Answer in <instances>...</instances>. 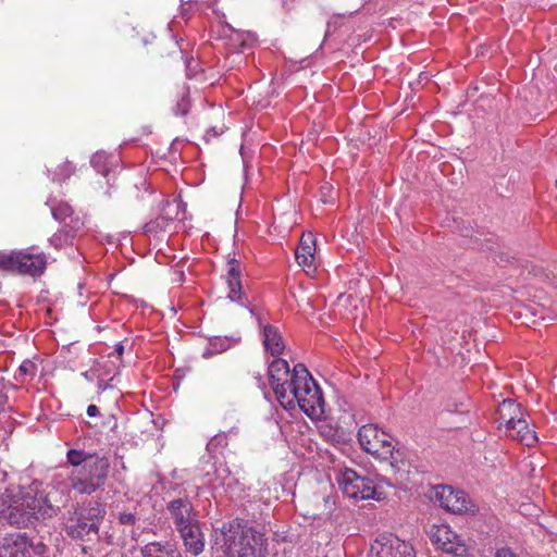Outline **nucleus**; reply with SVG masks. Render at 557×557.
Wrapping results in <instances>:
<instances>
[{
	"mask_svg": "<svg viewBox=\"0 0 557 557\" xmlns=\"http://www.w3.org/2000/svg\"><path fill=\"white\" fill-rule=\"evenodd\" d=\"M222 537L226 557H265L264 535L243 518L224 522L215 532Z\"/></svg>",
	"mask_w": 557,
	"mask_h": 557,
	"instance_id": "1",
	"label": "nucleus"
},
{
	"mask_svg": "<svg viewBox=\"0 0 557 557\" xmlns=\"http://www.w3.org/2000/svg\"><path fill=\"white\" fill-rule=\"evenodd\" d=\"M38 494L32 488L7 490L0 496V522L22 529L39 520Z\"/></svg>",
	"mask_w": 557,
	"mask_h": 557,
	"instance_id": "2",
	"label": "nucleus"
},
{
	"mask_svg": "<svg viewBox=\"0 0 557 557\" xmlns=\"http://www.w3.org/2000/svg\"><path fill=\"white\" fill-rule=\"evenodd\" d=\"M109 471V459L96 454L91 460L87 461L86 467L71 472L69 482L74 491L90 495L106 484Z\"/></svg>",
	"mask_w": 557,
	"mask_h": 557,
	"instance_id": "3",
	"label": "nucleus"
},
{
	"mask_svg": "<svg viewBox=\"0 0 557 557\" xmlns=\"http://www.w3.org/2000/svg\"><path fill=\"white\" fill-rule=\"evenodd\" d=\"M500 419L505 421L506 435L531 447L537 442L534 431L523 418L521 406L513 399H505L498 408Z\"/></svg>",
	"mask_w": 557,
	"mask_h": 557,
	"instance_id": "4",
	"label": "nucleus"
},
{
	"mask_svg": "<svg viewBox=\"0 0 557 557\" xmlns=\"http://www.w3.org/2000/svg\"><path fill=\"white\" fill-rule=\"evenodd\" d=\"M48 553L49 547L42 536L26 532L4 539L0 545V557H48Z\"/></svg>",
	"mask_w": 557,
	"mask_h": 557,
	"instance_id": "5",
	"label": "nucleus"
},
{
	"mask_svg": "<svg viewBox=\"0 0 557 557\" xmlns=\"http://www.w3.org/2000/svg\"><path fill=\"white\" fill-rule=\"evenodd\" d=\"M338 484L342 492L352 499H376L380 500L382 493L377 491L373 481L352 469L346 468L338 475Z\"/></svg>",
	"mask_w": 557,
	"mask_h": 557,
	"instance_id": "6",
	"label": "nucleus"
},
{
	"mask_svg": "<svg viewBox=\"0 0 557 557\" xmlns=\"http://www.w3.org/2000/svg\"><path fill=\"white\" fill-rule=\"evenodd\" d=\"M47 265L46 257L23 251L0 257V268L4 271L18 272L37 276L44 273Z\"/></svg>",
	"mask_w": 557,
	"mask_h": 557,
	"instance_id": "7",
	"label": "nucleus"
},
{
	"mask_svg": "<svg viewBox=\"0 0 557 557\" xmlns=\"http://www.w3.org/2000/svg\"><path fill=\"white\" fill-rule=\"evenodd\" d=\"M358 441L362 449L376 458L391 456L393 450L392 437L376 424H366L359 429Z\"/></svg>",
	"mask_w": 557,
	"mask_h": 557,
	"instance_id": "8",
	"label": "nucleus"
},
{
	"mask_svg": "<svg viewBox=\"0 0 557 557\" xmlns=\"http://www.w3.org/2000/svg\"><path fill=\"white\" fill-rule=\"evenodd\" d=\"M370 557H416V552L396 535L381 534L371 543Z\"/></svg>",
	"mask_w": 557,
	"mask_h": 557,
	"instance_id": "9",
	"label": "nucleus"
},
{
	"mask_svg": "<svg viewBox=\"0 0 557 557\" xmlns=\"http://www.w3.org/2000/svg\"><path fill=\"white\" fill-rule=\"evenodd\" d=\"M166 510L177 530L198 521L194 506L188 497L175 498L168 503Z\"/></svg>",
	"mask_w": 557,
	"mask_h": 557,
	"instance_id": "10",
	"label": "nucleus"
},
{
	"mask_svg": "<svg viewBox=\"0 0 557 557\" xmlns=\"http://www.w3.org/2000/svg\"><path fill=\"white\" fill-rule=\"evenodd\" d=\"M67 502L69 495L60 488H52L45 495L38 496V507L36 506V510L39 519L55 517L66 506Z\"/></svg>",
	"mask_w": 557,
	"mask_h": 557,
	"instance_id": "11",
	"label": "nucleus"
},
{
	"mask_svg": "<svg viewBox=\"0 0 557 557\" xmlns=\"http://www.w3.org/2000/svg\"><path fill=\"white\" fill-rule=\"evenodd\" d=\"M435 497L441 507L453 513H462L469 509V500L463 491H455L451 486H438L435 490Z\"/></svg>",
	"mask_w": 557,
	"mask_h": 557,
	"instance_id": "12",
	"label": "nucleus"
},
{
	"mask_svg": "<svg viewBox=\"0 0 557 557\" xmlns=\"http://www.w3.org/2000/svg\"><path fill=\"white\" fill-rule=\"evenodd\" d=\"M65 533L70 539L83 542H90L99 539V530L94 527V523L86 521L75 511L67 520Z\"/></svg>",
	"mask_w": 557,
	"mask_h": 557,
	"instance_id": "13",
	"label": "nucleus"
},
{
	"mask_svg": "<svg viewBox=\"0 0 557 557\" xmlns=\"http://www.w3.org/2000/svg\"><path fill=\"white\" fill-rule=\"evenodd\" d=\"M180 533L186 550L194 556L201 554L205 549V536L201 532L199 521H194L186 528L177 530Z\"/></svg>",
	"mask_w": 557,
	"mask_h": 557,
	"instance_id": "14",
	"label": "nucleus"
},
{
	"mask_svg": "<svg viewBox=\"0 0 557 557\" xmlns=\"http://www.w3.org/2000/svg\"><path fill=\"white\" fill-rule=\"evenodd\" d=\"M76 513H78L83 519L86 521H89L90 523H94V527L99 530L101 523L103 522L107 509L106 504L102 503L100 499H89L86 503H83V505L75 510Z\"/></svg>",
	"mask_w": 557,
	"mask_h": 557,
	"instance_id": "15",
	"label": "nucleus"
},
{
	"mask_svg": "<svg viewBox=\"0 0 557 557\" xmlns=\"http://www.w3.org/2000/svg\"><path fill=\"white\" fill-rule=\"evenodd\" d=\"M73 209L67 203H60L52 208V215L55 220L64 223V233L66 238H73L75 233L81 228L83 223L78 219L72 216Z\"/></svg>",
	"mask_w": 557,
	"mask_h": 557,
	"instance_id": "16",
	"label": "nucleus"
},
{
	"mask_svg": "<svg viewBox=\"0 0 557 557\" xmlns=\"http://www.w3.org/2000/svg\"><path fill=\"white\" fill-rule=\"evenodd\" d=\"M227 285L230 288L228 298L238 301L242 298V267L235 258L227 260Z\"/></svg>",
	"mask_w": 557,
	"mask_h": 557,
	"instance_id": "17",
	"label": "nucleus"
},
{
	"mask_svg": "<svg viewBox=\"0 0 557 557\" xmlns=\"http://www.w3.org/2000/svg\"><path fill=\"white\" fill-rule=\"evenodd\" d=\"M315 238L311 232L304 233L296 249L299 265L310 268L314 260Z\"/></svg>",
	"mask_w": 557,
	"mask_h": 557,
	"instance_id": "18",
	"label": "nucleus"
},
{
	"mask_svg": "<svg viewBox=\"0 0 557 557\" xmlns=\"http://www.w3.org/2000/svg\"><path fill=\"white\" fill-rule=\"evenodd\" d=\"M269 383L271 387L278 388L280 385L287 384L289 375L288 362L284 359H274L268 369Z\"/></svg>",
	"mask_w": 557,
	"mask_h": 557,
	"instance_id": "19",
	"label": "nucleus"
},
{
	"mask_svg": "<svg viewBox=\"0 0 557 557\" xmlns=\"http://www.w3.org/2000/svg\"><path fill=\"white\" fill-rule=\"evenodd\" d=\"M143 557H182V554L170 543L151 542L140 549Z\"/></svg>",
	"mask_w": 557,
	"mask_h": 557,
	"instance_id": "20",
	"label": "nucleus"
},
{
	"mask_svg": "<svg viewBox=\"0 0 557 557\" xmlns=\"http://www.w3.org/2000/svg\"><path fill=\"white\" fill-rule=\"evenodd\" d=\"M263 344L272 356H280L285 347L278 330L270 324L263 327Z\"/></svg>",
	"mask_w": 557,
	"mask_h": 557,
	"instance_id": "21",
	"label": "nucleus"
},
{
	"mask_svg": "<svg viewBox=\"0 0 557 557\" xmlns=\"http://www.w3.org/2000/svg\"><path fill=\"white\" fill-rule=\"evenodd\" d=\"M311 391L308 393L307 397L299 399V408L310 414L315 410L317 407H321L324 403L322 393L320 387L315 382H310Z\"/></svg>",
	"mask_w": 557,
	"mask_h": 557,
	"instance_id": "22",
	"label": "nucleus"
},
{
	"mask_svg": "<svg viewBox=\"0 0 557 557\" xmlns=\"http://www.w3.org/2000/svg\"><path fill=\"white\" fill-rule=\"evenodd\" d=\"M310 372L304 363H297L292 372L290 379L287 384L290 387V394L295 396V387H302Z\"/></svg>",
	"mask_w": 557,
	"mask_h": 557,
	"instance_id": "23",
	"label": "nucleus"
},
{
	"mask_svg": "<svg viewBox=\"0 0 557 557\" xmlns=\"http://www.w3.org/2000/svg\"><path fill=\"white\" fill-rule=\"evenodd\" d=\"M154 47L157 49V54L161 58L166 55H174L177 58H182L183 51L178 46L177 41H174L173 39H165V40H156Z\"/></svg>",
	"mask_w": 557,
	"mask_h": 557,
	"instance_id": "24",
	"label": "nucleus"
},
{
	"mask_svg": "<svg viewBox=\"0 0 557 557\" xmlns=\"http://www.w3.org/2000/svg\"><path fill=\"white\" fill-rule=\"evenodd\" d=\"M96 453H88L83 449H70L66 454L67 462L75 467H86L88 460H91Z\"/></svg>",
	"mask_w": 557,
	"mask_h": 557,
	"instance_id": "25",
	"label": "nucleus"
},
{
	"mask_svg": "<svg viewBox=\"0 0 557 557\" xmlns=\"http://www.w3.org/2000/svg\"><path fill=\"white\" fill-rule=\"evenodd\" d=\"M285 385L286 384H283V385H280L278 388H275V387H272V388H273L276 399L278 400L281 406L284 407L285 409H292V408H294L296 398L294 397L293 394L287 393Z\"/></svg>",
	"mask_w": 557,
	"mask_h": 557,
	"instance_id": "26",
	"label": "nucleus"
},
{
	"mask_svg": "<svg viewBox=\"0 0 557 557\" xmlns=\"http://www.w3.org/2000/svg\"><path fill=\"white\" fill-rule=\"evenodd\" d=\"M442 549L456 557H468V548L465 544H454L448 536L442 542Z\"/></svg>",
	"mask_w": 557,
	"mask_h": 557,
	"instance_id": "27",
	"label": "nucleus"
},
{
	"mask_svg": "<svg viewBox=\"0 0 557 557\" xmlns=\"http://www.w3.org/2000/svg\"><path fill=\"white\" fill-rule=\"evenodd\" d=\"M382 460L388 461L389 467L393 471L398 472L401 470V466L405 463L403 454L399 450H395V447L393 446V450L391 456H387L385 458H381Z\"/></svg>",
	"mask_w": 557,
	"mask_h": 557,
	"instance_id": "28",
	"label": "nucleus"
},
{
	"mask_svg": "<svg viewBox=\"0 0 557 557\" xmlns=\"http://www.w3.org/2000/svg\"><path fill=\"white\" fill-rule=\"evenodd\" d=\"M189 108H190L189 95L187 91H185V92H183L181 99L176 103L175 114L184 116L188 113Z\"/></svg>",
	"mask_w": 557,
	"mask_h": 557,
	"instance_id": "29",
	"label": "nucleus"
},
{
	"mask_svg": "<svg viewBox=\"0 0 557 557\" xmlns=\"http://www.w3.org/2000/svg\"><path fill=\"white\" fill-rule=\"evenodd\" d=\"M36 364L30 360H25L17 369L16 379H21L26 375H35Z\"/></svg>",
	"mask_w": 557,
	"mask_h": 557,
	"instance_id": "30",
	"label": "nucleus"
},
{
	"mask_svg": "<svg viewBox=\"0 0 557 557\" xmlns=\"http://www.w3.org/2000/svg\"><path fill=\"white\" fill-rule=\"evenodd\" d=\"M310 382H315L311 374H309L302 387H295V398L297 403H299L300 398L307 397L308 393L311 391L312 385H310Z\"/></svg>",
	"mask_w": 557,
	"mask_h": 557,
	"instance_id": "31",
	"label": "nucleus"
},
{
	"mask_svg": "<svg viewBox=\"0 0 557 557\" xmlns=\"http://www.w3.org/2000/svg\"><path fill=\"white\" fill-rule=\"evenodd\" d=\"M445 412L447 413H460V414H463V413H468L469 410L468 408L465 407V404L462 401H449L446 404L445 406V409H444Z\"/></svg>",
	"mask_w": 557,
	"mask_h": 557,
	"instance_id": "32",
	"label": "nucleus"
},
{
	"mask_svg": "<svg viewBox=\"0 0 557 557\" xmlns=\"http://www.w3.org/2000/svg\"><path fill=\"white\" fill-rule=\"evenodd\" d=\"M211 347L214 352H222L231 347V342L228 338L215 337L211 339Z\"/></svg>",
	"mask_w": 557,
	"mask_h": 557,
	"instance_id": "33",
	"label": "nucleus"
},
{
	"mask_svg": "<svg viewBox=\"0 0 557 557\" xmlns=\"http://www.w3.org/2000/svg\"><path fill=\"white\" fill-rule=\"evenodd\" d=\"M74 172V166L71 164V162L66 161L63 163V165L60 169L59 173H55L54 180H58L59 182L64 181L69 178Z\"/></svg>",
	"mask_w": 557,
	"mask_h": 557,
	"instance_id": "34",
	"label": "nucleus"
},
{
	"mask_svg": "<svg viewBox=\"0 0 557 557\" xmlns=\"http://www.w3.org/2000/svg\"><path fill=\"white\" fill-rule=\"evenodd\" d=\"M173 218H169V216H158L154 221H151L149 223L146 224V228L148 232H151L156 228H164L165 227V224L169 222V221H172Z\"/></svg>",
	"mask_w": 557,
	"mask_h": 557,
	"instance_id": "35",
	"label": "nucleus"
},
{
	"mask_svg": "<svg viewBox=\"0 0 557 557\" xmlns=\"http://www.w3.org/2000/svg\"><path fill=\"white\" fill-rule=\"evenodd\" d=\"M117 520L121 524L125 525H134L138 518L135 512H120L117 516Z\"/></svg>",
	"mask_w": 557,
	"mask_h": 557,
	"instance_id": "36",
	"label": "nucleus"
},
{
	"mask_svg": "<svg viewBox=\"0 0 557 557\" xmlns=\"http://www.w3.org/2000/svg\"><path fill=\"white\" fill-rule=\"evenodd\" d=\"M495 557H516V555L508 548H500L497 550Z\"/></svg>",
	"mask_w": 557,
	"mask_h": 557,
	"instance_id": "37",
	"label": "nucleus"
},
{
	"mask_svg": "<svg viewBox=\"0 0 557 557\" xmlns=\"http://www.w3.org/2000/svg\"><path fill=\"white\" fill-rule=\"evenodd\" d=\"M87 414L89 417H96L99 414V409L96 405H89L87 408Z\"/></svg>",
	"mask_w": 557,
	"mask_h": 557,
	"instance_id": "38",
	"label": "nucleus"
},
{
	"mask_svg": "<svg viewBox=\"0 0 557 557\" xmlns=\"http://www.w3.org/2000/svg\"><path fill=\"white\" fill-rule=\"evenodd\" d=\"M295 0H282L283 2V5L287 9V10H290L292 9V4L294 3Z\"/></svg>",
	"mask_w": 557,
	"mask_h": 557,
	"instance_id": "39",
	"label": "nucleus"
},
{
	"mask_svg": "<svg viewBox=\"0 0 557 557\" xmlns=\"http://www.w3.org/2000/svg\"><path fill=\"white\" fill-rule=\"evenodd\" d=\"M115 351H116V354H117L119 356H121V355L123 354V351H124V346H123L122 344H117V345L115 346Z\"/></svg>",
	"mask_w": 557,
	"mask_h": 557,
	"instance_id": "40",
	"label": "nucleus"
},
{
	"mask_svg": "<svg viewBox=\"0 0 557 557\" xmlns=\"http://www.w3.org/2000/svg\"><path fill=\"white\" fill-rule=\"evenodd\" d=\"M438 535L436 536V542H442V536H441V532L442 530H438ZM443 532L447 535L448 534V531L445 529L443 530Z\"/></svg>",
	"mask_w": 557,
	"mask_h": 557,
	"instance_id": "41",
	"label": "nucleus"
},
{
	"mask_svg": "<svg viewBox=\"0 0 557 557\" xmlns=\"http://www.w3.org/2000/svg\"><path fill=\"white\" fill-rule=\"evenodd\" d=\"M106 387H107V385H104L102 382H99V384H98L99 389L103 391V389H106Z\"/></svg>",
	"mask_w": 557,
	"mask_h": 557,
	"instance_id": "42",
	"label": "nucleus"
},
{
	"mask_svg": "<svg viewBox=\"0 0 557 557\" xmlns=\"http://www.w3.org/2000/svg\"><path fill=\"white\" fill-rule=\"evenodd\" d=\"M109 173H110V170H108V169H104V170H103V175H104V176H108V175H109Z\"/></svg>",
	"mask_w": 557,
	"mask_h": 557,
	"instance_id": "43",
	"label": "nucleus"
},
{
	"mask_svg": "<svg viewBox=\"0 0 557 557\" xmlns=\"http://www.w3.org/2000/svg\"><path fill=\"white\" fill-rule=\"evenodd\" d=\"M97 156H95L92 159H91V163L95 164L96 163V160H97Z\"/></svg>",
	"mask_w": 557,
	"mask_h": 557,
	"instance_id": "44",
	"label": "nucleus"
},
{
	"mask_svg": "<svg viewBox=\"0 0 557 557\" xmlns=\"http://www.w3.org/2000/svg\"><path fill=\"white\" fill-rule=\"evenodd\" d=\"M500 261H508V258L504 259L503 255L499 256Z\"/></svg>",
	"mask_w": 557,
	"mask_h": 557,
	"instance_id": "45",
	"label": "nucleus"
},
{
	"mask_svg": "<svg viewBox=\"0 0 557 557\" xmlns=\"http://www.w3.org/2000/svg\"><path fill=\"white\" fill-rule=\"evenodd\" d=\"M286 389H287V393L289 394L290 393V387L288 385H285Z\"/></svg>",
	"mask_w": 557,
	"mask_h": 557,
	"instance_id": "46",
	"label": "nucleus"
},
{
	"mask_svg": "<svg viewBox=\"0 0 557 557\" xmlns=\"http://www.w3.org/2000/svg\"><path fill=\"white\" fill-rule=\"evenodd\" d=\"M85 377H88V372L83 373Z\"/></svg>",
	"mask_w": 557,
	"mask_h": 557,
	"instance_id": "47",
	"label": "nucleus"
},
{
	"mask_svg": "<svg viewBox=\"0 0 557 557\" xmlns=\"http://www.w3.org/2000/svg\"><path fill=\"white\" fill-rule=\"evenodd\" d=\"M556 186H557V180H556Z\"/></svg>",
	"mask_w": 557,
	"mask_h": 557,
	"instance_id": "48",
	"label": "nucleus"
}]
</instances>
